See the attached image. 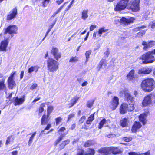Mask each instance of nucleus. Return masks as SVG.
I'll use <instances>...</instances> for the list:
<instances>
[{
	"mask_svg": "<svg viewBox=\"0 0 155 155\" xmlns=\"http://www.w3.org/2000/svg\"><path fill=\"white\" fill-rule=\"evenodd\" d=\"M107 65L106 60L102 59L99 62V66L100 68H105Z\"/></svg>",
	"mask_w": 155,
	"mask_h": 155,
	"instance_id": "cd10ccee",
	"label": "nucleus"
},
{
	"mask_svg": "<svg viewBox=\"0 0 155 155\" xmlns=\"http://www.w3.org/2000/svg\"><path fill=\"white\" fill-rule=\"evenodd\" d=\"M153 54H155V49L153 51H149L143 54L141 58L143 63H148L153 62L155 60V58Z\"/></svg>",
	"mask_w": 155,
	"mask_h": 155,
	"instance_id": "f03ea898",
	"label": "nucleus"
},
{
	"mask_svg": "<svg viewBox=\"0 0 155 155\" xmlns=\"http://www.w3.org/2000/svg\"><path fill=\"white\" fill-rule=\"evenodd\" d=\"M107 137L108 138L113 137L115 136V135L114 134H109L107 136Z\"/></svg>",
	"mask_w": 155,
	"mask_h": 155,
	"instance_id": "680f3d73",
	"label": "nucleus"
},
{
	"mask_svg": "<svg viewBox=\"0 0 155 155\" xmlns=\"http://www.w3.org/2000/svg\"><path fill=\"white\" fill-rule=\"evenodd\" d=\"M84 153V151L83 150H81V152L78 153L77 155H83Z\"/></svg>",
	"mask_w": 155,
	"mask_h": 155,
	"instance_id": "69168bd1",
	"label": "nucleus"
},
{
	"mask_svg": "<svg viewBox=\"0 0 155 155\" xmlns=\"http://www.w3.org/2000/svg\"><path fill=\"white\" fill-rule=\"evenodd\" d=\"M129 1V0H121L117 3L115 10L116 11H120L126 8H127V5Z\"/></svg>",
	"mask_w": 155,
	"mask_h": 155,
	"instance_id": "423d86ee",
	"label": "nucleus"
},
{
	"mask_svg": "<svg viewBox=\"0 0 155 155\" xmlns=\"http://www.w3.org/2000/svg\"><path fill=\"white\" fill-rule=\"evenodd\" d=\"M94 102L92 101H87V107L90 108L93 106Z\"/></svg>",
	"mask_w": 155,
	"mask_h": 155,
	"instance_id": "c03bdc74",
	"label": "nucleus"
},
{
	"mask_svg": "<svg viewBox=\"0 0 155 155\" xmlns=\"http://www.w3.org/2000/svg\"><path fill=\"white\" fill-rule=\"evenodd\" d=\"M12 141V139L10 137H8L7 138V139L6 140V144L8 145L9 144L11 141Z\"/></svg>",
	"mask_w": 155,
	"mask_h": 155,
	"instance_id": "3c124183",
	"label": "nucleus"
},
{
	"mask_svg": "<svg viewBox=\"0 0 155 155\" xmlns=\"http://www.w3.org/2000/svg\"><path fill=\"white\" fill-rule=\"evenodd\" d=\"M4 80H3L0 81V89H3L5 87V85L4 84Z\"/></svg>",
	"mask_w": 155,
	"mask_h": 155,
	"instance_id": "de8ad7c7",
	"label": "nucleus"
},
{
	"mask_svg": "<svg viewBox=\"0 0 155 155\" xmlns=\"http://www.w3.org/2000/svg\"><path fill=\"white\" fill-rule=\"evenodd\" d=\"M49 116H48V114L47 116L45 114H44L42 117L41 120V124L42 125H45L47 123L48 121V118Z\"/></svg>",
	"mask_w": 155,
	"mask_h": 155,
	"instance_id": "bb28decb",
	"label": "nucleus"
},
{
	"mask_svg": "<svg viewBox=\"0 0 155 155\" xmlns=\"http://www.w3.org/2000/svg\"><path fill=\"white\" fill-rule=\"evenodd\" d=\"M5 39L2 41L0 44V51H7V48L9 43V40L8 38H9L7 37L6 36H4Z\"/></svg>",
	"mask_w": 155,
	"mask_h": 155,
	"instance_id": "1a4fd4ad",
	"label": "nucleus"
},
{
	"mask_svg": "<svg viewBox=\"0 0 155 155\" xmlns=\"http://www.w3.org/2000/svg\"><path fill=\"white\" fill-rule=\"evenodd\" d=\"M119 104V98L117 97L114 96L112 100L110 107L112 110H114Z\"/></svg>",
	"mask_w": 155,
	"mask_h": 155,
	"instance_id": "2eb2a0df",
	"label": "nucleus"
},
{
	"mask_svg": "<svg viewBox=\"0 0 155 155\" xmlns=\"http://www.w3.org/2000/svg\"><path fill=\"white\" fill-rule=\"evenodd\" d=\"M45 107V105L44 104H42L38 109V111L39 113L42 112L44 110V107Z\"/></svg>",
	"mask_w": 155,
	"mask_h": 155,
	"instance_id": "58836bf2",
	"label": "nucleus"
},
{
	"mask_svg": "<svg viewBox=\"0 0 155 155\" xmlns=\"http://www.w3.org/2000/svg\"><path fill=\"white\" fill-rule=\"evenodd\" d=\"M146 117L147 115L145 114H141L139 116V120L143 123V125H145L147 123Z\"/></svg>",
	"mask_w": 155,
	"mask_h": 155,
	"instance_id": "5701e85b",
	"label": "nucleus"
},
{
	"mask_svg": "<svg viewBox=\"0 0 155 155\" xmlns=\"http://www.w3.org/2000/svg\"><path fill=\"white\" fill-rule=\"evenodd\" d=\"M129 155H141L139 153L135 152H130L129 153Z\"/></svg>",
	"mask_w": 155,
	"mask_h": 155,
	"instance_id": "6e6d98bb",
	"label": "nucleus"
},
{
	"mask_svg": "<svg viewBox=\"0 0 155 155\" xmlns=\"http://www.w3.org/2000/svg\"><path fill=\"white\" fill-rule=\"evenodd\" d=\"M134 105L133 104H130L129 107L128 104L126 103H122L120 108V112L123 114L127 113V111H132L134 109Z\"/></svg>",
	"mask_w": 155,
	"mask_h": 155,
	"instance_id": "20e7f679",
	"label": "nucleus"
},
{
	"mask_svg": "<svg viewBox=\"0 0 155 155\" xmlns=\"http://www.w3.org/2000/svg\"><path fill=\"white\" fill-rule=\"evenodd\" d=\"M37 87V84H34L30 87L31 90H33L35 89Z\"/></svg>",
	"mask_w": 155,
	"mask_h": 155,
	"instance_id": "4d7b16f0",
	"label": "nucleus"
},
{
	"mask_svg": "<svg viewBox=\"0 0 155 155\" xmlns=\"http://www.w3.org/2000/svg\"><path fill=\"white\" fill-rule=\"evenodd\" d=\"M79 98V97L76 96L71 100L68 104L69 108H71L76 103Z\"/></svg>",
	"mask_w": 155,
	"mask_h": 155,
	"instance_id": "4be33fe9",
	"label": "nucleus"
},
{
	"mask_svg": "<svg viewBox=\"0 0 155 155\" xmlns=\"http://www.w3.org/2000/svg\"><path fill=\"white\" fill-rule=\"evenodd\" d=\"M25 96H23L21 98H18L16 97L15 99V105H19L22 104L25 101Z\"/></svg>",
	"mask_w": 155,
	"mask_h": 155,
	"instance_id": "aec40b11",
	"label": "nucleus"
},
{
	"mask_svg": "<svg viewBox=\"0 0 155 155\" xmlns=\"http://www.w3.org/2000/svg\"><path fill=\"white\" fill-rule=\"evenodd\" d=\"M87 151V153L85 155H94L95 153L94 150L93 149H88Z\"/></svg>",
	"mask_w": 155,
	"mask_h": 155,
	"instance_id": "2f4dec72",
	"label": "nucleus"
},
{
	"mask_svg": "<svg viewBox=\"0 0 155 155\" xmlns=\"http://www.w3.org/2000/svg\"><path fill=\"white\" fill-rule=\"evenodd\" d=\"M153 97L151 95H148L146 96L143 101L142 104L144 106H147L152 103Z\"/></svg>",
	"mask_w": 155,
	"mask_h": 155,
	"instance_id": "f8f14e48",
	"label": "nucleus"
},
{
	"mask_svg": "<svg viewBox=\"0 0 155 155\" xmlns=\"http://www.w3.org/2000/svg\"><path fill=\"white\" fill-rule=\"evenodd\" d=\"M50 0H44V1L42 2V6L45 7L47 6V5L49 2Z\"/></svg>",
	"mask_w": 155,
	"mask_h": 155,
	"instance_id": "79ce46f5",
	"label": "nucleus"
},
{
	"mask_svg": "<svg viewBox=\"0 0 155 155\" xmlns=\"http://www.w3.org/2000/svg\"><path fill=\"white\" fill-rule=\"evenodd\" d=\"M64 136L63 134L61 135L55 142V145L56 146L61 140Z\"/></svg>",
	"mask_w": 155,
	"mask_h": 155,
	"instance_id": "72a5a7b5",
	"label": "nucleus"
},
{
	"mask_svg": "<svg viewBox=\"0 0 155 155\" xmlns=\"http://www.w3.org/2000/svg\"><path fill=\"white\" fill-rule=\"evenodd\" d=\"M67 2H65L63 5H62L59 8H58L57 11L55 12L52 15V16L54 17L55 15L58 13H59L61 10L63 9L64 5L65 4H66Z\"/></svg>",
	"mask_w": 155,
	"mask_h": 155,
	"instance_id": "7c9ffc66",
	"label": "nucleus"
},
{
	"mask_svg": "<svg viewBox=\"0 0 155 155\" xmlns=\"http://www.w3.org/2000/svg\"><path fill=\"white\" fill-rule=\"evenodd\" d=\"M145 31L143 30L139 32L137 34V35L139 36H142L145 33Z\"/></svg>",
	"mask_w": 155,
	"mask_h": 155,
	"instance_id": "603ef678",
	"label": "nucleus"
},
{
	"mask_svg": "<svg viewBox=\"0 0 155 155\" xmlns=\"http://www.w3.org/2000/svg\"><path fill=\"white\" fill-rule=\"evenodd\" d=\"M142 45L144 46L143 49L145 50H147L149 48H151L155 45V41H152L148 42L143 41L142 43Z\"/></svg>",
	"mask_w": 155,
	"mask_h": 155,
	"instance_id": "ddd939ff",
	"label": "nucleus"
},
{
	"mask_svg": "<svg viewBox=\"0 0 155 155\" xmlns=\"http://www.w3.org/2000/svg\"><path fill=\"white\" fill-rule=\"evenodd\" d=\"M51 53L54 56L55 58L57 60L60 58L61 56L60 53L59 52L58 50L56 48H53L51 50Z\"/></svg>",
	"mask_w": 155,
	"mask_h": 155,
	"instance_id": "dca6fc26",
	"label": "nucleus"
},
{
	"mask_svg": "<svg viewBox=\"0 0 155 155\" xmlns=\"http://www.w3.org/2000/svg\"><path fill=\"white\" fill-rule=\"evenodd\" d=\"M17 14V10L16 8H14L9 12L8 15L7 19L8 20L10 21L15 18Z\"/></svg>",
	"mask_w": 155,
	"mask_h": 155,
	"instance_id": "9b49d317",
	"label": "nucleus"
},
{
	"mask_svg": "<svg viewBox=\"0 0 155 155\" xmlns=\"http://www.w3.org/2000/svg\"><path fill=\"white\" fill-rule=\"evenodd\" d=\"M146 26L143 25L142 26L136 28H134L133 29V30L134 31H138L141 29L145 28H146Z\"/></svg>",
	"mask_w": 155,
	"mask_h": 155,
	"instance_id": "ea45409f",
	"label": "nucleus"
},
{
	"mask_svg": "<svg viewBox=\"0 0 155 155\" xmlns=\"http://www.w3.org/2000/svg\"><path fill=\"white\" fill-rule=\"evenodd\" d=\"M36 134V132H35L33 133L32 134L31 136L30 137L28 142V145L29 146H30L31 144L32 143L33 139L35 135Z\"/></svg>",
	"mask_w": 155,
	"mask_h": 155,
	"instance_id": "e433bc0d",
	"label": "nucleus"
},
{
	"mask_svg": "<svg viewBox=\"0 0 155 155\" xmlns=\"http://www.w3.org/2000/svg\"><path fill=\"white\" fill-rule=\"evenodd\" d=\"M78 57H72L69 60L70 62H76L78 61Z\"/></svg>",
	"mask_w": 155,
	"mask_h": 155,
	"instance_id": "a19ab883",
	"label": "nucleus"
},
{
	"mask_svg": "<svg viewBox=\"0 0 155 155\" xmlns=\"http://www.w3.org/2000/svg\"><path fill=\"white\" fill-rule=\"evenodd\" d=\"M66 129L64 127H62L58 131V132L60 134V132H63Z\"/></svg>",
	"mask_w": 155,
	"mask_h": 155,
	"instance_id": "bf43d9fd",
	"label": "nucleus"
},
{
	"mask_svg": "<svg viewBox=\"0 0 155 155\" xmlns=\"http://www.w3.org/2000/svg\"><path fill=\"white\" fill-rule=\"evenodd\" d=\"M24 73V71H22L20 74V78L22 79L23 77V75Z\"/></svg>",
	"mask_w": 155,
	"mask_h": 155,
	"instance_id": "774afa93",
	"label": "nucleus"
},
{
	"mask_svg": "<svg viewBox=\"0 0 155 155\" xmlns=\"http://www.w3.org/2000/svg\"><path fill=\"white\" fill-rule=\"evenodd\" d=\"M53 110V107L52 106H49L47 109V114L49 116Z\"/></svg>",
	"mask_w": 155,
	"mask_h": 155,
	"instance_id": "c9c22d12",
	"label": "nucleus"
},
{
	"mask_svg": "<svg viewBox=\"0 0 155 155\" xmlns=\"http://www.w3.org/2000/svg\"><path fill=\"white\" fill-rule=\"evenodd\" d=\"M132 140L131 137H124L123 138V140L126 142H129L131 141Z\"/></svg>",
	"mask_w": 155,
	"mask_h": 155,
	"instance_id": "a18cd8bd",
	"label": "nucleus"
},
{
	"mask_svg": "<svg viewBox=\"0 0 155 155\" xmlns=\"http://www.w3.org/2000/svg\"><path fill=\"white\" fill-rule=\"evenodd\" d=\"M12 155H17L18 151H13L12 152Z\"/></svg>",
	"mask_w": 155,
	"mask_h": 155,
	"instance_id": "338daca9",
	"label": "nucleus"
},
{
	"mask_svg": "<svg viewBox=\"0 0 155 155\" xmlns=\"http://www.w3.org/2000/svg\"><path fill=\"white\" fill-rule=\"evenodd\" d=\"M86 117L85 116H83L80 119L79 121V124H81L85 120Z\"/></svg>",
	"mask_w": 155,
	"mask_h": 155,
	"instance_id": "09e8293b",
	"label": "nucleus"
},
{
	"mask_svg": "<svg viewBox=\"0 0 155 155\" xmlns=\"http://www.w3.org/2000/svg\"><path fill=\"white\" fill-rule=\"evenodd\" d=\"M110 52L109 49H107V50L104 53V55L105 57H108L110 54Z\"/></svg>",
	"mask_w": 155,
	"mask_h": 155,
	"instance_id": "864d4df0",
	"label": "nucleus"
},
{
	"mask_svg": "<svg viewBox=\"0 0 155 155\" xmlns=\"http://www.w3.org/2000/svg\"><path fill=\"white\" fill-rule=\"evenodd\" d=\"M152 70L150 68H140L138 70V74L142 75L150 73Z\"/></svg>",
	"mask_w": 155,
	"mask_h": 155,
	"instance_id": "6ab92c4d",
	"label": "nucleus"
},
{
	"mask_svg": "<svg viewBox=\"0 0 155 155\" xmlns=\"http://www.w3.org/2000/svg\"><path fill=\"white\" fill-rule=\"evenodd\" d=\"M120 124L123 127H126L128 126L129 121L128 118H124L120 121Z\"/></svg>",
	"mask_w": 155,
	"mask_h": 155,
	"instance_id": "393cba45",
	"label": "nucleus"
},
{
	"mask_svg": "<svg viewBox=\"0 0 155 155\" xmlns=\"http://www.w3.org/2000/svg\"><path fill=\"white\" fill-rule=\"evenodd\" d=\"M96 27V25H91L90 28V31H91L94 29Z\"/></svg>",
	"mask_w": 155,
	"mask_h": 155,
	"instance_id": "052dcab7",
	"label": "nucleus"
},
{
	"mask_svg": "<svg viewBox=\"0 0 155 155\" xmlns=\"http://www.w3.org/2000/svg\"><path fill=\"white\" fill-rule=\"evenodd\" d=\"M110 123V121L109 120H106L104 118L99 123L98 128L99 129H101L104 125L105 126H107L108 125V124Z\"/></svg>",
	"mask_w": 155,
	"mask_h": 155,
	"instance_id": "a211bd4d",
	"label": "nucleus"
},
{
	"mask_svg": "<svg viewBox=\"0 0 155 155\" xmlns=\"http://www.w3.org/2000/svg\"><path fill=\"white\" fill-rule=\"evenodd\" d=\"M134 20V19L132 17H130L128 18H126L124 17H123L121 19H116L115 23L117 24L118 22L120 21L122 24L126 25L133 23Z\"/></svg>",
	"mask_w": 155,
	"mask_h": 155,
	"instance_id": "0eeeda50",
	"label": "nucleus"
},
{
	"mask_svg": "<svg viewBox=\"0 0 155 155\" xmlns=\"http://www.w3.org/2000/svg\"><path fill=\"white\" fill-rule=\"evenodd\" d=\"M40 99V97H37V98H35L32 101L33 103H35L36 102V101H38Z\"/></svg>",
	"mask_w": 155,
	"mask_h": 155,
	"instance_id": "e2e57ef3",
	"label": "nucleus"
},
{
	"mask_svg": "<svg viewBox=\"0 0 155 155\" xmlns=\"http://www.w3.org/2000/svg\"><path fill=\"white\" fill-rule=\"evenodd\" d=\"M75 115V113H73L72 114H71L68 116V120L67 122H68L71 120L74 117Z\"/></svg>",
	"mask_w": 155,
	"mask_h": 155,
	"instance_id": "37998d69",
	"label": "nucleus"
},
{
	"mask_svg": "<svg viewBox=\"0 0 155 155\" xmlns=\"http://www.w3.org/2000/svg\"><path fill=\"white\" fill-rule=\"evenodd\" d=\"M51 124H48L47 126L46 127V128H45V130H48L51 127Z\"/></svg>",
	"mask_w": 155,
	"mask_h": 155,
	"instance_id": "0e129e2a",
	"label": "nucleus"
},
{
	"mask_svg": "<svg viewBox=\"0 0 155 155\" xmlns=\"http://www.w3.org/2000/svg\"><path fill=\"white\" fill-rule=\"evenodd\" d=\"M88 11L87 10H84L81 14V18L84 20H86L88 17Z\"/></svg>",
	"mask_w": 155,
	"mask_h": 155,
	"instance_id": "c85d7f7f",
	"label": "nucleus"
},
{
	"mask_svg": "<svg viewBox=\"0 0 155 155\" xmlns=\"http://www.w3.org/2000/svg\"><path fill=\"white\" fill-rule=\"evenodd\" d=\"M62 119L61 117H59L55 119L57 125H58L62 121Z\"/></svg>",
	"mask_w": 155,
	"mask_h": 155,
	"instance_id": "49530a36",
	"label": "nucleus"
},
{
	"mask_svg": "<svg viewBox=\"0 0 155 155\" xmlns=\"http://www.w3.org/2000/svg\"><path fill=\"white\" fill-rule=\"evenodd\" d=\"M127 79L129 81L134 80L135 78L134 70H131L127 75Z\"/></svg>",
	"mask_w": 155,
	"mask_h": 155,
	"instance_id": "412c9836",
	"label": "nucleus"
},
{
	"mask_svg": "<svg viewBox=\"0 0 155 155\" xmlns=\"http://www.w3.org/2000/svg\"><path fill=\"white\" fill-rule=\"evenodd\" d=\"M110 148H104L98 150V152L103 155H108Z\"/></svg>",
	"mask_w": 155,
	"mask_h": 155,
	"instance_id": "a878e982",
	"label": "nucleus"
},
{
	"mask_svg": "<svg viewBox=\"0 0 155 155\" xmlns=\"http://www.w3.org/2000/svg\"><path fill=\"white\" fill-rule=\"evenodd\" d=\"M48 67L51 68H57L58 67V62L51 58H49L47 61Z\"/></svg>",
	"mask_w": 155,
	"mask_h": 155,
	"instance_id": "4468645a",
	"label": "nucleus"
},
{
	"mask_svg": "<svg viewBox=\"0 0 155 155\" xmlns=\"http://www.w3.org/2000/svg\"><path fill=\"white\" fill-rule=\"evenodd\" d=\"M17 30V27L15 25H11L8 26L6 29H5L4 34L6 36L7 33L9 34H11L12 33L16 34V31Z\"/></svg>",
	"mask_w": 155,
	"mask_h": 155,
	"instance_id": "9d476101",
	"label": "nucleus"
},
{
	"mask_svg": "<svg viewBox=\"0 0 155 155\" xmlns=\"http://www.w3.org/2000/svg\"><path fill=\"white\" fill-rule=\"evenodd\" d=\"M94 144L92 140H88L85 142L84 144L85 147H88Z\"/></svg>",
	"mask_w": 155,
	"mask_h": 155,
	"instance_id": "4c0bfd02",
	"label": "nucleus"
},
{
	"mask_svg": "<svg viewBox=\"0 0 155 155\" xmlns=\"http://www.w3.org/2000/svg\"><path fill=\"white\" fill-rule=\"evenodd\" d=\"M110 150L114 154H119L122 152L121 150L117 147H110Z\"/></svg>",
	"mask_w": 155,
	"mask_h": 155,
	"instance_id": "b1692460",
	"label": "nucleus"
},
{
	"mask_svg": "<svg viewBox=\"0 0 155 155\" xmlns=\"http://www.w3.org/2000/svg\"><path fill=\"white\" fill-rule=\"evenodd\" d=\"M70 142V140L69 139H67L63 142H62L64 144V145L66 146V145L68 144Z\"/></svg>",
	"mask_w": 155,
	"mask_h": 155,
	"instance_id": "13d9d810",
	"label": "nucleus"
},
{
	"mask_svg": "<svg viewBox=\"0 0 155 155\" xmlns=\"http://www.w3.org/2000/svg\"><path fill=\"white\" fill-rule=\"evenodd\" d=\"M140 0H133L127 5V9L132 11L137 12L140 9Z\"/></svg>",
	"mask_w": 155,
	"mask_h": 155,
	"instance_id": "7ed1b4c3",
	"label": "nucleus"
},
{
	"mask_svg": "<svg viewBox=\"0 0 155 155\" xmlns=\"http://www.w3.org/2000/svg\"><path fill=\"white\" fill-rule=\"evenodd\" d=\"M120 95L121 97H124L126 101H130L133 104V102L134 100V98L131 95L126 89H124L120 91Z\"/></svg>",
	"mask_w": 155,
	"mask_h": 155,
	"instance_id": "39448f33",
	"label": "nucleus"
},
{
	"mask_svg": "<svg viewBox=\"0 0 155 155\" xmlns=\"http://www.w3.org/2000/svg\"><path fill=\"white\" fill-rule=\"evenodd\" d=\"M141 87L144 92H149L152 91L155 88V81L152 78L144 79L142 81Z\"/></svg>",
	"mask_w": 155,
	"mask_h": 155,
	"instance_id": "f257e3e1",
	"label": "nucleus"
},
{
	"mask_svg": "<svg viewBox=\"0 0 155 155\" xmlns=\"http://www.w3.org/2000/svg\"><path fill=\"white\" fill-rule=\"evenodd\" d=\"M94 113L93 114H92L91 115L88 117L87 120L86 121V124H90L93 121L94 119Z\"/></svg>",
	"mask_w": 155,
	"mask_h": 155,
	"instance_id": "c756f323",
	"label": "nucleus"
},
{
	"mask_svg": "<svg viewBox=\"0 0 155 155\" xmlns=\"http://www.w3.org/2000/svg\"><path fill=\"white\" fill-rule=\"evenodd\" d=\"M17 75L16 72H12L8 80V87L10 89H12L13 87L16 85L15 81H14V77Z\"/></svg>",
	"mask_w": 155,
	"mask_h": 155,
	"instance_id": "6e6552de",
	"label": "nucleus"
},
{
	"mask_svg": "<svg viewBox=\"0 0 155 155\" xmlns=\"http://www.w3.org/2000/svg\"><path fill=\"white\" fill-rule=\"evenodd\" d=\"M92 52L91 50H89L86 51L85 55L86 57V60L85 62H87L88 61L89 58V55L91 54Z\"/></svg>",
	"mask_w": 155,
	"mask_h": 155,
	"instance_id": "473e14b6",
	"label": "nucleus"
},
{
	"mask_svg": "<svg viewBox=\"0 0 155 155\" xmlns=\"http://www.w3.org/2000/svg\"><path fill=\"white\" fill-rule=\"evenodd\" d=\"M65 146L64 144L62 142L59 145V146L58 148V150H61L62 149L64 148Z\"/></svg>",
	"mask_w": 155,
	"mask_h": 155,
	"instance_id": "8fccbe9b",
	"label": "nucleus"
},
{
	"mask_svg": "<svg viewBox=\"0 0 155 155\" xmlns=\"http://www.w3.org/2000/svg\"><path fill=\"white\" fill-rule=\"evenodd\" d=\"M108 29H106L104 28H100L98 31V34L100 35V36H101V35L103 33H105L107 31Z\"/></svg>",
	"mask_w": 155,
	"mask_h": 155,
	"instance_id": "f704fd0d",
	"label": "nucleus"
},
{
	"mask_svg": "<svg viewBox=\"0 0 155 155\" xmlns=\"http://www.w3.org/2000/svg\"><path fill=\"white\" fill-rule=\"evenodd\" d=\"M149 25L150 26H151V27L152 28H154L155 27V22H150Z\"/></svg>",
	"mask_w": 155,
	"mask_h": 155,
	"instance_id": "5fc2aeb1",
	"label": "nucleus"
},
{
	"mask_svg": "<svg viewBox=\"0 0 155 155\" xmlns=\"http://www.w3.org/2000/svg\"><path fill=\"white\" fill-rule=\"evenodd\" d=\"M140 123L138 122H135L132 126L131 131L132 132L135 133L137 132L138 129L141 127Z\"/></svg>",
	"mask_w": 155,
	"mask_h": 155,
	"instance_id": "f3484780",
	"label": "nucleus"
}]
</instances>
